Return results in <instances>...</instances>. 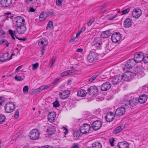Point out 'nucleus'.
I'll list each match as a JSON object with an SVG mask.
<instances>
[{"label": "nucleus", "mask_w": 148, "mask_h": 148, "mask_svg": "<svg viewBox=\"0 0 148 148\" xmlns=\"http://www.w3.org/2000/svg\"><path fill=\"white\" fill-rule=\"evenodd\" d=\"M117 146L118 148H128L129 145L127 142L124 141L123 142H119L117 145Z\"/></svg>", "instance_id": "5701e85b"}, {"label": "nucleus", "mask_w": 148, "mask_h": 148, "mask_svg": "<svg viewBox=\"0 0 148 148\" xmlns=\"http://www.w3.org/2000/svg\"><path fill=\"white\" fill-rule=\"evenodd\" d=\"M13 17V16L12 15H7L6 16V19L8 20H9L8 18H11L12 19Z\"/></svg>", "instance_id": "052dcab7"}, {"label": "nucleus", "mask_w": 148, "mask_h": 148, "mask_svg": "<svg viewBox=\"0 0 148 148\" xmlns=\"http://www.w3.org/2000/svg\"><path fill=\"white\" fill-rule=\"evenodd\" d=\"M87 94L86 90L84 89H82L79 90L77 93V95L80 97H84Z\"/></svg>", "instance_id": "c756f323"}, {"label": "nucleus", "mask_w": 148, "mask_h": 148, "mask_svg": "<svg viewBox=\"0 0 148 148\" xmlns=\"http://www.w3.org/2000/svg\"><path fill=\"white\" fill-rule=\"evenodd\" d=\"M74 72V71L73 70H68L63 72L60 74V75L61 77H64L68 75H71Z\"/></svg>", "instance_id": "c85d7f7f"}, {"label": "nucleus", "mask_w": 148, "mask_h": 148, "mask_svg": "<svg viewBox=\"0 0 148 148\" xmlns=\"http://www.w3.org/2000/svg\"><path fill=\"white\" fill-rule=\"evenodd\" d=\"M56 117V114L54 112H52L49 113L48 115V121L52 123L54 121Z\"/></svg>", "instance_id": "aec40b11"}, {"label": "nucleus", "mask_w": 148, "mask_h": 148, "mask_svg": "<svg viewBox=\"0 0 148 148\" xmlns=\"http://www.w3.org/2000/svg\"><path fill=\"white\" fill-rule=\"evenodd\" d=\"M5 61H6V60L3 58L2 56L0 57V62H3Z\"/></svg>", "instance_id": "bf43d9fd"}, {"label": "nucleus", "mask_w": 148, "mask_h": 148, "mask_svg": "<svg viewBox=\"0 0 148 148\" xmlns=\"http://www.w3.org/2000/svg\"><path fill=\"white\" fill-rule=\"evenodd\" d=\"M122 80V78L121 75L114 76L112 80V82L114 85H117Z\"/></svg>", "instance_id": "ddd939ff"}, {"label": "nucleus", "mask_w": 148, "mask_h": 148, "mask_svg": "<svg viewBox=\"0 0 148 148\" xmlns=\"http://www.w3.org/2000/svg\"><path fill=\"white\" fill-rule=\"evenodd\" d=\"M98 92V88L95 86H91L88 89V92L89 94L91 95H95Z\"/></svg>", "instance_id": "2eb2a0df"}, {"label": "nucleus", "mask_w": 148, "mask_h": 148, "mask_svg": "<svg viewBox=\"0 0 148 148\" xmlns=\"http://www.w3.org/2000/svg\"><path fill=\"white\" fill-rule=\"evenodd\" d=\"M94 19L93 18H92L87 23V25L88 26H90L92 23L94 22Z\"/></svg>", "instance_id": "603ef678"}, {"label": "nucleus", "mask_w": 148, "mask_h": 148, "mask_svg": "<svg viewBox=\"0 0 148 148\" xmlns=\"http://www.w3.org/2000/svg\"><path fill=\"white\" fill-rule=\"evenodd\" d=\"M136 63L133 59H131L127 61L126 63L125 64V66L128 69H130L134 66Z\"/></svg>", "instance_id": "dca6fc26"}, {"label": "nucleus", "mask_w": 148, "mask_h": 148, "mask_svg": "<svg viewBox=\"0 0 148 148\" xmlns=\"http://www.w3.org/2000/svg\"><path fill=\"white\" fill-rule=\"evenodd\" d=\"M25 76L24 75L23 76L16 75L14 77L15 80L17 81H22L24 78Z\"/></svg>", "instance_id": "f704fd0d"}, {"label": "nucleus", "mask_w": 148, "mask_h": 148, "mask_svg": "<svg viewBox=\"0 0 148 148\" xmlns=\"http://www.w3.org/2000/svg\"><path fill=\"white\" fill-rule=\"evenodd\" d=\"M34 92H39L40 91V90H39V88H37L34 90L33 91Z\"/></svg>", "instance_id": "e2e57ef3"}, {"label": "nucleus", "mask_w": 148, "mask_h": 148, "mask_svg": "<svg viewBox=\"0 0 148 148\" xmlns=\"http://www.w3.org/2000/svg\"><path fill=\"white\" fill-rule=\"evenodd\" d=\"M134 58L136 62H140L144 59V53L141 52H138L135 54Z\"/></svg>", "instance_id": "0eeeda50"}, {"label": "nucleus", "mask_w": 148, "mask_h": 148, "mask_svg": "<svg viewBox=\"0 0 148 148\" xmlns=\"http://www.w3.org/2000/svg\"><path fill=\"white\" fill-rule=\"evenodd\" d=\"M114 117L115 116L113 113L110 112L107 113V114L105 116V118L107 121L111 122L114 119Z\"/></svg>", "instance_id": "f3484780"}, {"label": "nucleus", "mask_w": 148, "mask_h": 148, "mask_svg": "<svg viewBox=\"0 0 148 148\" xmlns=\"http://www.w3.org/2000/svg\"><path fill=\"white\" fill-rule=\"evenodd\" d=\"M48 43V40L46 38H42L38 41L39 46L41 47L40 50L42 55L44 54V51L45 50V47Z\"/></svg>", "instance_id": "f257e3e1"}, {"label": "nucleus", "mask_w": 148, "mask_h": 148, "mask_svg": "<svg viewBox=\"0 0 148 148\" xmlns=\"http://www.w3.org/2000/svg\"><path fill=\"white\" fill-rule=\"evenodd\" d=\"M130 10V9L129 8H128L126 9H125L121 12V14L122 15L125 14L127 13H128Z\"/></svg>", "instance_id": "c03bdc74"}, {"label": "nucleus", "mask_w": 148, "mask_h": 148, "mask_svg": "<svg viewBox=\"0 0 148 148\" xmlns=\"http://www.w3.org/2000/svg\"><path fill=\"white\" fill-rule=\"evenodd\" d=\"M125 126L124 125H122L118 126L113 131V133L115 134H117L122 130L125 128Z\"/></svg>", "instance_id": "cd10ccee"}, {"label": "nucleus", "mask_w": 148, "mask_h": 148, "mask_svg": "<svg viewBox=\"0 0 148 148\" xmlns=\"http://www.w3.org/2000/svg\"><path fill=\"white\" fill-rule=\"evenodd\" d=\"M111 39L113 42L116 43L118 42L121 39L120 33L118 32L114 33L112 35Z\"/></svg>", "instance_id": "1a4fd4ad"}, {"label": "nucleus", "mask_w": 148, "mask_h": 148, "mask_svg": "<svg viewBox=\"0 0 148 148\" xmlns=\"http://www.w3.org/2000/svg\"><path fill=\"white\" fill-rule=\"evenodd\" d=\"M147 99V96L145 94H143L139 97L138 100L139 101V102L140 103H143L146 101Z\"/></svg>", "instance_id": "b1692460"}, {"label": "nucleus", "mask_w": 148, "mask_h": 148, "mask_svg": "<svg viewBox=\"0 0 148 148\" xmlns=\"http://www.w3.org/2000/svg\"><path fill=\"white\" fill-rule=\"evenodd\" d=\"M73 136L75 137H79L80 136L79 132L78 131H75L74 132L73 134Z\"/></svg>", "instance_id": "09e8293b"}, {"label": "nucleus", "mask_w": 148, "mask_h": 148, "mask_svg": "<svg viewBox=\"0 0 148 148\" xmlns=\"http://www.w3.org/2000/svg\"><path fill=\"white\" fill-rule=\"evenodd\" d=\"M102 126V123L100 121L97 120L92 123V127L95 130H97L99 129Z\"/></svg>", "instance_id": "9d476101"}, {"label": "nucleus", "mask_w": 148, "mask_h": 148, "mask_svg": "<svg viewBox=\"0 0 148 148\" xmlns=\"http://www.w3.org/2000/svg\"><path fill=\"white\" fill-rule=\"evenodd\" d=\"M4 98L3 97H0V106H1L3 105L5 101Z\"/></svg>", "instance_id": "8fccbe9b"}, {"label": "nucleus", "mask_w": 148, "mask_h": 148, "mask_svg": "<svg viewBox=\"0 0 148 148\" xmlns=\"http://www.w3.org/2000/svg\"><path fill=\"white\" fill-rule=\"evenodd\" d=\"M71 148H79V147L77 144L74 143Z\"/></svg>", "instance_id": "13d9d810"}, {"label": "nucleus", "mask_w": 148, "mask_h": 148, "mask_svg": "<svg viewBox=\"0 0 148 148\" xmlns=\"http://www.w3.org/2000/svg\"><path fill=\"white\" fill-rule=\"evenodd\" d=\"M15 108V105L12 102L7 103L5 105L4 109L6 113H10L13 111Z\"/></svg>", "instance_id": "39448f33"}, {"label": "nucleus", "mask_w": 148, "mask_h": 148, "mask_svg": "<svg viewBox=\"0 0 148 148\" xmlns=\"http://www.w3.org/2000/svg\"><path fill=\"white\" fill-rule=\"evenodd\" d=\"M83 51V49L81 48L77 49L76 50V51L77 52H82Z\"/></svg>", "instance_id": "69168bd1"}, {"label": "nucleus", "mask_w": 148, "mask_h": 148, "mask_svg": "<svg viewBox=\"0 0 148 148\" xmlns=\"http://www.w3.org/2000/svg\"><path fill=\"white\" fill-rule=\"evenodd\" d=\"M142 14L141 10L138 8L135 9L132 12V16L135 18H138Z\"/></svg>", "instance_id": "4468645a"}, {"label": "nucleus", "mask_w": 148, "mask_h": 148, "mask_svg": "<svg viewBox=\"0 0 148 148\" xmlns=\"http://www.w3.org/2000/svg\"><path fill=\"white\" fill-rule=\"evenodd\" d=\"M102 44V40L100 38H95L92 43V48L93 50L95 51L97 49H101Z\"/></svg>", "instance_id": "f03ea898"}, {"label": "nucleus", "mask_w": 148, "mask_h": 148, "mask_svg": "<svg viewBox=\"0 0 148 148\" xmlns=\"http://www.w3.org/2000/svg\"><path fill=\"white\" fill-rule=\"evenodd\" d=\"M106 5V4H105L103 5H101L100 6V10H102L104 8H105Z\"/></svg>", "instance_id": "0e129e2a"}, {"label": "nucleus", "mask_w": 148, "mask_h": 148, "mask_svg": "<svg viewBox=\"0 0 148 148\" xmlns=\"http://www.w3.org/2000/svg\"><path fill=\"white\" fill-rule=\"evenodd\" d=\"M9 32L11 35V37H12L13 39L14 40L15 39V38L14 37V36H15V35H16V31H13L11 29H9Z\"/></svg>", "instance_id": "58836bf2"}, {"label": "nucleus", "mask_w": 148, "mask_h": 148, "mask_svg": "<svg viewBox=\"0 0 148 148\" xmlns=\"http://www.w3.org/2000/svg\"><path fill=\"white\" fill-rule=\"evenodd\" d=\"M62 128L63 129H64V130H65V131L64 132V134H66V133H68V132L67 129L66 127L63 126L62 127Z\"/></svg>", "instance_id": "680f3d73"}, {"label": "nucleus", "mask_w": 148, "mask_h": 148, "mask_svg": "<svg viewBox=\"0 0 148 148\" xmlns=\"http://www.w3.org/2000/svg\"><path fill=\"white\" fill-rule=\"evenodd\" d=\"M143 61H144L145 63H148V55L145 56L144 55V59Z\"/></svg>", "instance_id": "3c124183"}, {"label": "nucleus", "mask_w": 148, "mask_h": 148, "mask_svg": "<svg viewBox=\"0 0 148 148\" xmlns=\"http://www.w3.org/2000/svg\"><path fill=\"white\" fill-rule=\"evenodd\" d=\"M98 59V55L97 53L95 51L90 52L88 57V61L91 63L95 62Z\"/></svg>", "instance_id": "7ed1b4c3"}, {"label": "nucleus", "mask_w": 148, "mask_h": 148, "mask_svg": "<svg viewBox=\"0 0 148 148\" xmlns=\"http://www.w3.org/2000/svg\"><path fill=\"white\" fill-rule=\"evenodd\" d=\"M19 133H20L19 132L18 133H17L16 134H15L14 136L12 138V140H15L17 139L19 136Z\"/></svg>", "instance_id": "de8ad7c7"}, {"label": "nucleus", "mask_w": 148, "mask_h": 148, "mask_svg": "<svg viewBox=\"0 0 148 148\" xmlns=\"http://www.w3.org/2000/svg\"><path fill=\"white\" fill-rule=\"evenodd\" d=\"M99 73L96 72L95 74L93 75L88 80L89 82L92 83L96 78L97 76L98 75Z\"/></svg>", "instance_id": "72a5a7b5"}, {"label": "nucleus", "mask_w": 148, "mask_h": 148, "mask_svg": "<svg viewBox=\"0 0 148 148\" xmlns=\"http://www.w3.org/2000/svg\"><path fill=\"white\" fill-rule=\"evenodd\" d=\"M132 21L129 18L126 19L124 22V27L126 28H128L131 26Z\"/></svg>", "instance_id": "393cba45"}, {"label": "nucleus", "mask_w": 148, "mask_h": 148, "mask_svg": "<svg viewBox=\"0 0 148 148\" xmlns=\"http://www.w3.org/2000/svg\"><path fill=\"white\" fill-rule=\"evenodd\" d=\"M55 130L54 127L51 126L50 127H48L47 131L49 134L52 135L55 133Z\"/></svg>", "instance_id": "7c9ffc66"}, {"label": "nucleus", "mask_w": 148, "mask_h": 148, "mask_svg": "<svg viewBox=\"0 0 148 148\" xmlns=\"http://www.w3.org/2000/svg\"><path fill=\"white\" fill-rule=\"evenodd\" d=\"M46 18V16L44 13H42L40 14L39 17V20L40 21H42L44 20Z\"/></svg>", "instance_id": "e433bc0d"}, {"label": "nucleus", "mask_w": 148, "mask_h": 148, "mask_svg": "<svg viewBox=\"0 0 148 148\" xmlns=\"http://www.w3.org/2000/svg\"><path fill=\"white\" fill-rule=\"evenodd\" d=\"M125 112V108L124 107H121L117 108L115 112V115L119 116L123 115Z\"/></svg>", "instance_id": "f8f14e48"}, {"label": "nucleus", "mask_w": 148, "mask_h": 148, "mask_svg": "<svg viewBox=\"0 0 148 148\" xmlns=\"http://www.w3.org/2000/svg\"><path fill=\"white\" fill-rule=\"evenodd\" d=\"M139 101L137 98H133L130 100V106L133 107L136 106Z\"/></svg>", "instance_id": "bb28decb"}, {"label": "nucleus", "mask_w": 148, "mask_h": 148, "mask_svg": "<svg viewBox=\"0 0 148 148\" xmlns=\"http://www.w3.org/2000/svg\"><path fill=\"white\" fill-rule=\"evenodd\" d=\"M53 27V23L52 21H49L47 25L46 28L47 30L50 31Z\"/></svg>", "instance_id": "473e14b6"}, {"label": "nucleus", "mask_w": 148, "mask_h": 148, "mask_svg": "<svg viewBox=\"0 0 148 148\" xmlns=\"http://www.w3.org/2000/svg\"><path fill=\"white\" fill-rule=\"evenodd\" d=\"M19 115V112L18 110H17L15 112V114L14 117L15 118L17 119Z\"/></svg>", "instance_id": "6e6d98bb"}, {"label": "nucleus", "mask_w": 148, "mask_h": 148, "mask_svg": "<svg viewBox=\"0 0 148 148\" xmlns=\"http://www.w3.org/2000/svg\"><path fill=\"white\" fill-rule=\"evenodd\" d=\"M1 4L4 7L10 6L12 3V0H1Z\"/></svg>", "instance_id": "412c9836"}, {"label": "nucleus", "mask_w": 148, "mask_h": 148, "mask_svg": "<svg viewBox=\"0 0 148 148\" xmlns=\"http://www.w3.org/2000/svg\"><path fill=\"white\" fill-rule=\"evenodd\" d=\"M109 141L111 145L112 146H114V138H112V139H110Z\"/></svg>", "instance_id": "4d7b16f0"}, {"label": "nucleus", "mask_w": 148, "mask_h": 148, "mask_svg": "<svg viewBox=\"0 0 148 148\" xmlns=\"http://www.w3.org/2000/svg\"><path fill=\"white\" fill-rule=\"evenodd\" d=\"M13 22L14 24L18 27L25 25V20L23 17L18 16L14 18Z\"/></svg>", "instance_id": "20e7f679"}, {"label": "nucleus", "mask_w": 148, "mask_h": 148, "mask_svg": "<svg viewBox=\"0 0 148 148\" xmlns=\"http://www.w3.org/2000/svg\"><path fill=\"white\" fill-rule=\"evenodd\" d=\"M50 87L49 86H48L47 85H44L40 87L39 88V90H40V91L45 90L46 89Z\"/></svg>", "instance_id": "a19ab883"}, {"label": "nucleus", "mask_w": 148, "mask_h": 148, "mask_svg": "<svg viewBox=\"0 0 148 148\" xmlns=\"http://www.w3.org/2000/svg\"><path fill=\"white\" fill-rule=\"evenodd\" d=\"M132 73L130 71H127L122 75H121L122 80L124 81H127L130 80L132 77Z\"/></svg>", "instance_id": "9b49d317"}, {"label": "nucleus", "mask_w": 148, "mask_h": 148, "mask_svg": "<svg viewBox=\"0 0 148 148\" xmlns=\"http://www.w3.org/2000/svg\"><path fill=\"white\" fill-rule=\"evenodd\" d=\"M111 85L108 82H106L101 85V89L102 91H106L109 90L111 87Z\"/></svg>", "instance_id": "a211bd4d"}, {"label": "nucleus", "mask_w": 148, "mask_h": 148, "mask_svg": "<svg viewBox=\"0 0 148 148\" xmlns=\"http://www.w3.org/2000/svg\"><path fill=\"white\" fill-rule=\"evenodd\" d=\"M63 0H56V5L58 6H61L62 4V2Z\"/></svg>", "instance_id": "a18cd8bd"}, {"label": "nucleus", "mask_w": 148, "mask_h": 148, "mask_svg": "<svg viewBox=\"0 0 148 148\" xmlns=\"http://www.w3.org/2000/svg\"><path fill=\"white\" fill-rule=\"evenodd\" d=\"M59 80V78H56L52 82V84H55Z\"/></svg>", "instance_id": "338daca9"}, {"label": "nucleus", "mask_w": 148, "mask_h": 148, "mask_svg": "<svg viewBox=\"0 0 148 148\" xmlns=\"http://www.w3.org/2000/svg\"><path fill=\"white\" fill-rule=\"evenodd\" d=\"M112 34L111 30H107L102 32L101 36L103 38H107L110 36Z\"/></svg>", "instance_id": "a878e982"}, {"label": "nucleus", "mask_w": 148, "mask_h": 148, "mask_svg": "<svg viewBox=\"0 0 148 148\" xmlns=\"http://www.w3.org/2000/svg\"><path fill=\"white\" fill-rule=\"evenodd\" d=\"M22 65H21L18 66L16 69V71L17 72L18 71L20 70L21 69V68L22 67Z\"/></svg>", "instance_id": "774afa93"}, {"label": "nucleus", "mask_w": 148, "mask_h": 148, "mask_svg": "<svg viewBox=\"0 0 148 148\" xmlns=\"http://www.w3.org/2000/svg\"><path fill=\"white\" fill-rule=\"evenodd\" d=\"M70 95V92L69 90L64 91L60 93V98L62 99L67 98L69 97Z\"/></svg>", "instance_id": "4be33fe9"}, {"label": "nucleus", "mask_w": 148, "mask_h": 148, "mask_svg": "<svg viewBox=\"0 0 148 148\" xmlns=\"http://www.w3.org/2000/svg\"><path fill=\"white\" fill-rule=\"evenodd\" d=\"M53 106L55 108L58 107L60 105L59 101L58 100H56L53 103Z\"/></svg>", "instance_id": "79ce46f5"}, {"label": "nucleus", "mask_w": 148, "mask_h": 148, "mask_svg": "<svg viewBox=\"0 0 148 148\" xmlns=\"http://www.w3.org/2000/svg\"><path fill=\"white\" fill-rule=\"evenodd\" d=\"M40 134L39 131L37 130H32L29 133L30 139L32 140L37 139L39 138Z\"/></svg>", "instance_id": "423d86ee"}, {"label": "nucleus", "mask_w": 148, "mask_h": 148, "mask_svg": "<svg viewBox=\"0 0 148 148\" xmlns=\"http://www.w3.org/2000/svg\"><path fill=\"white\" fill-rule=\"evenodd\" d=\"M90 127V125L89 124H85L80 127V132L83 134H87L89 132Z\"/></svg>", "instance_id": "6e6552de"}, {"label": "nucleus", "mask_w": 148, "mask_h": 148, "mask_svg": "<svg viewBox=\"0 0 148 148\" xmlns=\"http://www.w3.org/2000/svg\"><path fill=\"white\" fill-rule=\"evenodd\" d=\"M42 148H58L57 146L53 147L49 145H45L42 147Z\"/></svg>", "instance_id": "864d4df0"}, {"label": "nucleus", "mask_w": 148, "mask_h": 148, "mask_svg": "<svg viewBox=\"0 0 148 148\" xmlns=\"http://www.w3.org/2000/svg\"><path fill=\"white\" fill-rule=\"evenodd\" d=\"M27 29L26 26L25 25H21L17 27L16 31L19 34H23Z\"/></svg>", "instance_id": "6ab92c4d"}, {"label": "nucleus", "mask_w": 148, "mask_h": 148, "mask_svg": "<svg viewBox=\"0 0 148 148\" xmlns=\"http://www.w3.org/2000/svg\"><path fill=\"white\" fill-rule=\"evenodd\" d=\"M82 56L81 55H79L78 54L76 55L75 56V58L78 60L79 61L82 59Z\"/></svg>", "instance_id": "5fc2aeb1"}, {"label": "nucleus", "mask_w": 148, "mask_h": 148, "mask_svg": "<svg viewBox=\"0 0 148 148\" xmlns=\"http://www.w3.org/2000/svg\"><path fill=\"white\" fill-rule=\"evenodd\" d=\"M28 87L27 86H25L23 88V92L24 93H27L28 92Z\"/></svg>", "instance_id": "49530a36"}, {"label": "nucleus", "mask_w": 148, "mask_h": 148, "mask_svg": "<svg viewBox=\"0 0 148 148\" xmlns=\"http://www.w3.org/2000/svg\"><path fill=\"white\" fill-rule=\"evenodd\" d=\"M5 117L3 114L0 115V124H2L5 121Z\"/></svg>", "instance_id": "4c0bfd02"}, {"label": "nucleus", "mask_w": 148, "mask_h": 148, "mask_svg": "<svg viewBox=\"0 0 148 148\" xmlns=\"http://www.w3.org/2000/svg\"><path fill=\"white\" fill-rule=\"evenodd\" d=\"M8 56L9 53H4L2 56L3 58L5 59L6 61H8L11 59V58H9Z\"/></svg>", "instance_id": "c9c22d12"}, {"label": "nucleus", "mask_w": 148, "mask_h": 148, "mask_svg": "<svg viewBox=\"0 0 148 148\" xmlns=\"http://www.w3.org/2000/svg\"><path fill=\"white\" fill-rule=\"evenodd\" d=\"M32 66L33 70H34L38 67L39 66V63L37 62L34 64H32Z\"/></svg>", "instance_id": "37998d69"}, {"label": "nucleus", "mask_w": 148, "mask_h": 148, "mask_svg": "<svg viewBox=\"0 0 148 148\" xmlns=\"http://www.w3.org/2000/svg\"><path fill=\"white\" fill-rule=\"evenodd\" d=\"M130 100H125L123 102V103L124 104L125 107L130 106Z\"/></svg>", "instance_id": "ea45409f"}, {"label": "nucleus", "mask_w": 148, "mask_h": 148, "mask_svg": "<svg viewBox=\"0 0 148 148\" xmlns=\"http://www.w3.org/2000/svg\"><path fill=\"white\" fill-rule=\"evenodd\" d=\"M92 148H101L102 145L99 142H95L92 145Z\"/></svg>", "instance_id": "2f4dec72"}]
</instances>
